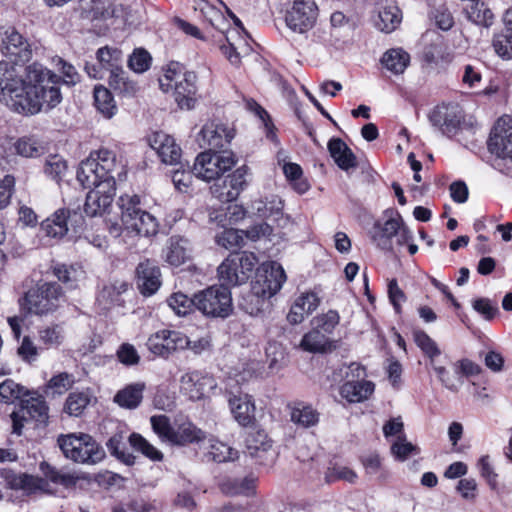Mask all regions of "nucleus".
<instances>
[{
  "label": "nucleus",
  "instance_id": "obj_51",
  "mask_svg": "<svg viewBox=\"0 0 512 512\" xmlns=\"http://www.w3.org/2000/svg\"><path fill=\"white\" fill-rule=\"evenodd\" d=\"M187 240L172 237L166 252V261L174 266H179L187 258Z\"/></svg>",
  "mask_w": 512,
  "mask_h": 512
},
{
  "label": "nucleus",
  "instance_id": "obj_11",
  "mask_svg": "<svg viewBox=\"0 0 512 512\" xmlns=\"http://www.w3.org/2000/svg\"><path fill=\"white\" fill-rule=\"evenodd\" d=\"M271 226H251L247 230L234 227H224V229L215 236L216 243L226 250L240 249L248 241L255 242L262 236L270 232Z\"/></svg>",
  "mask_w": 512,
  "mask_h": 512
},
{
  "label": "nucleus",
  "instance_id": "obj_1",
  "mask_svg": "<svg viewBox=\"0 0 512 512\" xmlns=\"http://www.w3.org/2000/svg\"><path fill=\"white\" fill-rule=\"evenodd\" d=\"M0 101L12 110L26 115L49 111L62 101L60 76L34 62L20 77L13 65L0 62Z\"/></svg>",
  "mask_w": 512,
  "mask_h": 512
},
{
  "label": "nucleus",
  "instance_id": "obj_25",
  "mask_svg": "<svg viewBox=\"0 0 512 512\" xmlns=\"http://www.w3.org/2000/svg\"><path fill=\"white\" fill-rule=\"evenodd\" d=\"M229 406L234 419L241 426H249L255 421V405L249 395L229 398Z\"/></svg>",
  "mask_w": 512,
  "mask_h": 512
},
{
  "label": "nucleus",
  "instance_id": "obj_13",
  "mask_svg": "<svg viewBox=\"0 0 512 512\" xmlns=\"http://www.w3.org/2000/svg\"><path fill=\"white\" fill-rule=\"evenodd\" d=\"M190 345L188 337L179 331L161 330L149 337L148 349L155 355L167 358L173 352L183 350Z\"/></svg>",
  "mask_w": 512,
  "mask_h": 512
},
{
  "label": "nucleus",
  "instance_id": "obj_39",
  "mask_svg": "<svg viewBox=\"0 0 512 512\" xmlns=\"http://www.w3.org/2000/svg\"><path fill=\"white\" fill-rule=\"evenodd\" d=\"M125 438L126 436L123 432H116L108 439L106 446L110 454L118 460L126 465H133L135 457L128 452Z\"/></svg>",
  "mask_w": 512,
  "mask_h": 512
},
{
  "label": "nucleus",
  "instance_id": "obj_20",
  "mask_svg": "<svg viewBox=\"0 0 512 512\" xmlns=\"http://www.w3.org/2000/svg\"><path fill=\"white\" fill-rule=\"evenodd\" d=\"M136 284L144 296L153 295L161 286V273L154 261L146 259L136 268Z\"/></svg>",
  "mask_w": 512,
  "mask_h": 512
},
{
  "label": "nucleus",
  "instance_id": "obj_32",
  "mask_svg": "<svg viewBox=\"0 0 512 512\" xmlns=\"http://www.w3.org/2000/svg\"><path fill=\"white\" fill-rule=\"evenodd\" d=\"M144 389V383L129 384L115 394L114 402L125 409H136L142 402Z\"/></svg>",
  "mask_w": 512,
  "mask_h": 512
},
{
  "label": "nucleus",
  "instance_id": "obj_47",
  "mask_svg": "<svg viewBox=\"0 0 512 512\" xmlns=\"http://www.w3.org/2000/svg\"><path fill=\"white\" fill-rule=\"evenodd\" d=\"M14 147L18 155L27 158L38 157L44 153V146L33 136L19 138Z\"/></svg>",
  "mask_w": 512,
  "mask_h": 512
},
{
  "label": "nucleus",
  "instance_id": "obj_46",
  "mask_svg": "<svg viewBox=\"0 0 512 512\" xmlns=\"http://www.w3.org/2000/svg\"><path fill=\"white\" fill-rule=\"evenodd\" d=\"M220 488L227 495L249 496L254 490V479L248 477L241 480L228 479L221 483Z\"/></svg>",
  "mask_w": 512,
  "mask_h": 512
},
{
  "label": "nucleus",
  "instance_id": "obj_37",
  "mask_svg": "<svg viewBox=\"0 0 512 512\" xmlns=\"http://www.w3.org/2000/svg\"><path fill=\"white\" fill-rule=\"evenodd\" d=\"M94 105L96 109L105 117L112 118L116 111L117 106L114 97L109 89L103 85H96L94 87Z\"/></svg>",
  "mask_w": 512,
  "mask_h": 512
},
{
  "label": "nucleus",
  "instance_id": "obj_49",
  "mask_svg": "<svg viewBox=\"0 0 512 512\" xmlns=\"http://www.w3.org/2000/svg\"><path fill=\"white\" fill-rule=\"evenodd\" d=\"M82 220V214L77 209L71 208H59L51 217L46 218L40 224H78Z\"/></svg>",
  "mask_w": 512,
  "mask_h": 512
},
{
  "label": "nucleus",
  "instance_id": "obj_8",
  "mask_svg": "<svg viewBox=\"0 0 512 512\" xmlns=\"http://www.w3.org/2000/svg\"><path fill=\"white\" fill-rule=\"evenodd\" d=\"M63 292L59 284L44 282L28 290L23 306L30 314L44 315L55 311Z\"/></svg>",
  "mask_w": 512,
  "mask_h": 512
},
{
  "label": "nucleus",
  "instance_id": "obj_44",
  "mask_svg": "<svg viewBox=\"0 0 512 512\" xmlns=\"http://www.w3.org/2000/svg\"><path fill=\"white\" fill-rule=\"evenodd\" d=\"M207 456L209 459L222 463L238 458V451L218 440H210Z\"/></svg>",
  "mask_w": 512,
  "mask_h": 512
},
{
  "label": "nucleus",
  "instance_id": "obj_9",
  "mask_svg": "<svg viewBox=\"0 0 512 512\" xmlns=\"http://www.w3.org/2000/svg\"><path fill=\"white\" fill-rule=\"evenodd\" d=\"M235 164L236 159L232 152L224 151L221 153L207 150L196 157L193 173L197 178L210 182L218 179Z\"/></svg>",
  "mask_w": 512,
  "mask_h": 512
},
{
  "label": "nucleus",
  "instance_id": "obj_34",
  "mask_svg": "<svg viewBox=\"0 0 512 512\" xmlns=\"http://www.w3.org/2000/svg\"><path fill=\"white\" fill-rule=\"evenodd\" d=\"M300 346L303 350L312 353L330 351L334 347L329 336L314 326L303 336Z\"/></svg>",
  "mask_w": 512,
  "mask_h": 512
},
{
  "label": "nucleus",
  "instance_id": "obj_42",
  "mask_svg": "<svg viewBox=\"0 0 512 512\" xmlns=\"http://www.w3.org/2000/svg\"><path fill=\"white\" fill-rule=\"evenodd\" d=\"M68 170L67 161L58 154H50L46 157L43 171L44 174L59 183L63 180Z\"/></svg>",
  "mask_w": 512,
  "mask_h": 512
},
{
  "label": "nucleus",
  "instance_id": "obj_26",
  "mask_svg": "<svg viewBox=\"0 0 512 512\" xmlns=\"http://www.w3.org/2000/svg\"><path fill=\"white\" fill-rule=\"evenodd\" d=\"M328 150L340 169L349 171L357 167L358 162L355 154L342 139H330L328 142Z\"/></svg>",
  "mask_w": 512,
  "mask_h": 512
},
{
  "label": "nucleus",
  "instance_id": "obj_18",
  "mask_svg": "<svg viewBox=\"0 0 512 512\" xmlns=\"http://www.w3.org/2000/svg\"><path fill=\"white\" fill-rule=\"evenodd\" d=\"M115 193L116 187H112L111 182L95 183L86 196L84 213L88 217L102 216L111 206Z\"/></svg>",
  "mask_w": 512,
  "mask_h": 512
},
{
  "label": "nucleus",
  "instance_id": "obj_4",
  "mask_svg": "<svg viewBox=\"0 0 512 512\" xmlns=\"http://www.w3.org/2000/svg\"><path fill=\"white\" fill-rule=\"evenodd\" d=\"M150 423L159 439L170 445L186 446L205 438L204 432L190 421L172 426L166 415H153Z\"/></svg>",
  "mask_w": 512,
  "mask_h": 512
},
{
  "label": "nucleus",
  "instance_id": "obj_60",
  "mask_svg": "<svg viewBox=\"0 0 512 512\" xmlns=\"http://www.w3.org/2000/svg\"><path fill=\"white\" fill-rule=\"evenodd\" d=\"M395 226H371L368 231L373 242L382 249L392 248V234Z\"/></svg>",
  "mask_w": 512,
  "mask_h": 512
},
{
  "label": "nucleus",
  "instance_id": "obj_33",
  "mask_svg": "<svg viewBox=\"0 0 512 512\" xmlns=\"http://www.w3.org/2000/svg\"><path fill=\"white\" fill-rule=\"evenodd\" d=\"M464 12L467 19L478 26L489 28L494 23V14L483 1L467 3Z\"/></svg>",
  "mask_w": 512,
  "mask_h": 512
},
{
  "label": "nucleus",
  "instance_id": "obj_59",
  "mask_svg": "<svg viewBox=\"0 0 512 512\" xmlns=\"http://www.w3.org/2000/svg\"><path fill=\"white\" fill-rule=\"evenodd\" d=\"M128 283L122 280H115L103 287L99 294V300L113 304L118 302L120 295L126 292Z\"/></svg>",
  "mask_w": 512,
  "mask_h": 512
},
{
  "label": "nucleus",
  "instance_id": "obj_22",
  "mask_svg": "<svg viewBox=\"0 0 512 512\" xmlns=\"http://www.w3.org/2000/svg\"><path fill=\"white\" fill-rule=\"evenodd\" d=\"M197 76L195 72L185 71L182 78L173 84L174 98L181 109H192L196 103Z\"/></svg>",
  "mask_w": 512,
  "mask_h": 512
},
{
  "label": "nucleus",
  "instance_id": "obj_63",
  "mask_svg": "<svg viewBox=\"0 0 512 512\" xmlns=\"http://www.w3.org/2000/svg\"><path fill=\"white\" fill-rule=\"evenodd\" d=\"M75 383V377L73 374L67 372H61L53 376L48 382V388L55 394L62 395L67 392Z\"/></svg>",
  "mask_w": 512,
  "mask_h": 512
},
{
  "label": "nucleus",
  "instance_id": "obj_48",
  "mask_svg": "<svg viewBox=\"0 0 512 512\" xmlns=\"http://www.w3.org/2000/svg\"><path fill=\"white\" fill-rule=\"evenodd\" d=\"M52 63L61 74L60 84L75 86L80 82L81 76L71 63L59 56L54 57Z\"/></svg>",
  "mask_w": 512,
  "mask_h": 512
},
{
  "label": "nucleus",
  "instance_id": "obj_40",
  "mask_svg": "<svg viewBox=\"0 0 512 512\" xmlns=\"http://www.w3.org/2000/svg\"><path fill=\"white\" fill-rule=\"evenodd\" d=\"M54 274L59 281L67 285L68 288H76L78 283L85 278V271L82 266L74 265H57L54 268Z\"/></svg>",
  "mask_w": 512,
  "mask_h": 512
},
{
  "label": "nucleus",
  "instance_id": "obj_45",
  "mask_svg": "<svg viewBox=\"0 0 512 512\" xmlns=\"http://www.w3.org/2000/svg\"><path fill=\"white\" fill-rule=\"evenodd\" d=\"M492 46L501 58L512 59V27H504L495 33Z\"/></svg>",
  "mask_w": 512,
  "mask_h": 512
},
{
  "label": "nucleus",
  "instance_id": "obj_16",
  "mask_svg": "<svg viewBox=\"0 0 512 512\" xmlns=\"http://www.w3.org/2000/svg\"><path fill=\"white\" fill-rule=\"evenodd\" d=\"M1 52L4 56L9 58L17 70L18 63H24L31 58L32 51L27 40L14 28L8 27L1 41Z\"/></svg>",
  "mask_w": 512,
  "mask_h": 512
},
{
  "label": "nucleus",
  "instance_id": "obj_54",
  "mask_svg": "<svg viewBox=\"0 0 512 512\" xmlns=\"http://www.w3.org/2000/svg\"><path fill=\"white\" fill-rule=\"evenodd\" d=\"M63 339V329L59 325L46 326L38 331V340L47 349L58 347Z\"/></svg>",
  "mask_w": 512,
  "mask_h": 512
},
{
  "label": "nucleus",
  "instance_id": "obj_2",
  "mask_svg": "<svg viewBox=\"0 0 512 512\" xmlns=\"http://www.w3.org/2000/svg\"><path fill=\"white\" fill-rule=\"evenodd\" d=\"M126 165L118 159L112 150L101 148L84 161L77 169L76 178L83 188H91L95 183L111 182L116 187V181L125 180Z\"/></svg>",
  "mask_w": 512,
  "mask_h": 512
},
{
  "label": "nucleus",
  "instance_id": "obj_6",
  "mask_svg": "<svg viewBox=\"0 0 512 512\" xmlns=\"http://www.w3.org/2000/svg\"><path fill=\"white\" fill-rule=\"evenodd\" d=\"M258 258L253 252L230 254L218 267V279L227 287L245 284L252 276Z\"/></svg>",
  "mask_w": 512,
  "mask_h": 512
},
{
  "label": "nucleus",
  "instance_id": "obj_10",
  "mask_svg": "<svg viewBox=\"0 0 512 512\" xmlns=\"http://www.w3.org/2000/svg\"><path fill=\"white\" fill-rule=\"evenodd\" d=\"M318 6L313 0H295L285 12V23L296 33L311 30L317 21Z\"/></svg>",
  "mask_w": 512,
  "mask_h": 512
},
{
  "label": "nucleus",
  "instance_id": "obj_38",
  "mask_svg": "<svg viewBox=\"0 0 512 512\" xmlns=\"http://www.w3.org/2000/svg\"><path fill=\"white\" fill-rule=\"evenodd\" d=\"M246 211L243 206L230 204L225 208L213 210L210 213V220L217 224H236L245 218Z\"/></svg>",
  "mask_w": 512,
  "mask_h": 512
},
{
  "label": "nucleus",
  "instance_id": "obj_30",
  "mask_svg": "<svg viewBox=\"0 0 512 512\" xmlns=\"http://www.w3.org/2000/svg\"><path fill=\"white\" fill-rule=\"evenodd\" d=\"M249 168L246 165H243L237 168L232 174L226 177L229 183V190L227 192L218 193L220 197V202H232L235 201L241 192L247 186L246 177L248 175Z\"/></svg>",
  "mask_w": 512,
  "mask_h": 512
},
{
  "label": "nucleus",
  "instance_id": "obj_35",
  "mask_svg": "<svg viewBox=\"0 0 512 512\" xmlns=\"http://www.w3.org/2000/svg\"><path fill=\"white\" fill-rule=\"evenodd\" d=\"M382 65L395 75L402 74L410 63V55L402 48H392L381 58Z\"/></svg>",
  "mask_w": 512,
  "mask_h": 512
},
{
  "label": "nucleus",
  "instance_id": "obj_31",
  "mask_svg": "<svg viewBox=\"0 0 512 512\" xmlns=\"http://www.w3.org/2000/svg\"><path fill=\"white\" fill-rule=\"evenodd\" d=\"M402 21V13L393 0L386 1L378 14L376 27L385 33L394 31Z\"/></svg>",
  "mask_w": 512,
  "mask_h": 512
},
{
  "label": "nucleus",
  "instance_id": "obj_43",
  "mask_svg": "<svg viewBox=\"0 0 512 512\" xmlns=\"http://www.w3.org/2000/svg\"><path fill=\"white\" fill-rule=\"evenodd\" d=\"M291 421L304 427L308 428L314 426L319 421L318 412L309 405L303 403L296 404L291 409Z\"/></svg>",
  "mask_w": 512,
  "mask_h": 512
},
{
  "label": "nucleus",
  "instance_id": "obj_56",
  "mask_svg": "<svg viewBox=\"0 0 512 512\" xmlns=\"http://www.w3.org/2000/svg\"><path fill=\"white\" fill-rule=\"evenodd\" d=\"M90 402V394L86 391L70 393L65 403L69 415L79 416Z\"/></svg>",
  "mask_w": 512,
  "mask_h": 512
},
{
  "label": "nucleus",
  "instance_id": "obj_23",
  "mask_svg": "<svg viewBox=\"0 0 512 512\" xmlns=\"http://www.w3.org/2000/svg\"><path fill=\"white\" fill-rule=\"evenodd\" d=\"M150 146L156 151L163 163L177 164L181 157L180 146L172 136L164 132H155L150 138Z\"/></svg>",
  "mask_w": 512,
  "mask_h": 512
},
{
  "label": "nucleus",
  "instance_id": "obj_5",
  "mask_svg": "<svg viewBox=\"0 0 512 512\" xmlns=\"http://www.w3.org/2000/svg\"><path fill=\"white\" fill-rule=\"evenodd\" d=\"M57 442L65 457L74 462L96 464L105 457L104 449L88 434L61 435Z\"/></svg>",
  "mask_w": 512,
  "mask_h": 512
},
{
  "label": "nucleus",
  "instance_id": "obj_29",
  "mask_svg": "<svg viewBox=\"0 0 512 512\" xmlns=\"http://www.w3.org/2000/svg\"><path fill=\"white\" fill-rule=\"evenodd\" d=\"M96 60L103 70L114 75L123 69V53L120 49L104 46L96 51Z\"/></svg>",
  "mask_w": 512,
  "mask_h": 512
},
{
  "label": "nucleus",
  "instance_id": "obj_3",
  "mask_svg": "<svg viewBox=\"0 0 512 512\" xmlns=\"http://www.w3.org/2000/svg\"><path fill=\"white\" fill-rule=\"evenodd\" d=\"M286 279L281 264L276 261L263 263L252 283L251 292L243 298L241 307L252 316L258 315L267 305V300L281 290Z\"/></svg>",
  "mask_w": 512,
  "mask_h": 512
},
{
  "label": "nucleus",
  "instance_id": "obj_53",
  "mask_svg": "<svg viewBox=\"0 0 512 512\" xmlns=\"http://www.w3.org/2000/svg\"><path fill=\"white\" fill-rule=\"evenodd\" d=\"M168 306L179 316L189 314L193 308H196V294L189 298L183 293H174L167 299Z\"/></svg>",
  "mask_w": 512,
  "mask_h": 512
},
{
  "label": "nucleus",
  "instance_id": "obj_58",
  "mask_svg": "<svg viewBox=\"0 0 512 512\" xmlns=\"http://www.w3.org/2000/svg\"><path fill=\"white\" fill-rule=\"evenodd\" d=\"M414 340L417 346L430 359V364H434L435 357L441 354L436 342L423 331L414 332Z\"/></svg>",
  "mask_w": 512,
  "mask_h": 512
},
{
  "label": "nucleus",
  "instance_id": "obj_62",
  "mask_svg": "<svg viewBox=\"0 0 512 512\" xmlns=\"http://www.w3.org/2000/svg\"><path fill=\"white\" fill-rule=\"evenodd\" d=\"M339 319L337 311L329 310L327 313L313 318L312 325L329 336L338 325Z\"/></svg>",
  "mask_w": 512,
  "mask_h": 512
},
{
  "label": "nucleus",
  "instance_id": "obj_17",
  "mask_svg": "<svg viewBox=\"0 0 512 512\" xmlns=\"http://www.w3.org/2000/svg\"><path fill=\"white\" fill-rule=\"evenodd\" d=\"M234 132L226 124L219 121H209L204 124L197 136L200 147L216 151L230 144Z\"/></svg>",
  "mask_w": 512,
  "mask_h": 512
},
{
  "label": "nucleus",
  "instance_id": "obj_36",
  "mask_svg": "<svg viewBox=\"0 0 512 512\" xmlns=\"http://www.w3.org/2000/svg\"><path fill=\"white\" fill-rule=\"evenodd\" d=\"M109 86L121 97L131 98L139 91L137 83L130 79L124 69L114 75H109Z\"/></svg>",
  "mask_w": 512,
  "mask_h": 512
},
{
  "label": "nucleus",
  "instance_id": "obj_15",
  "mask_svg": "<svg viewBox=\"0 0 512 512\" xmlns=\"http://www.w3.org/2000/svg\"><path fill=\"white\" fill-rule=\"evenodd\" d=\"M488 150L502 159L512 162V119L508 116L499 118L489 137Z\"/></svg>",
  "mask_w": 512,
  "mask_h": 512
},
{
  "label": "nucleus",
  "instance_id": "obj_7",
  "mask_svg": "<svg viewBox=\"0 0 512 512\" xmlns=\"http://www.w3.org/2000/svg\"><path fill=\"white\" fill-rule=\"evenodd\" d=\"M196 309L213 318H227L233 311L230 288L220 282L196 293Z\"/></svg>",
  "mask_w": 512,
  "mask_h": 512
},
{
  "label": "nucleus",
  "instance_id": "obj_52",
  "mask_svg": "<svg viewBox=\"0 0 512 512\" xmlns=\"http://www.w3.org/2000/svg\"><path fill=\"white\" fill-rule=\"evenodd\" d=\"M130 445L152 461H161L163 454L140 434L132 433L129 438Z\"/></svg>",
  "mask_w": 512,
  "mask_h": 512
},
{
  "label": "nucleus",
  "instance_id": "obj_41",
  "mask_svg": "<svg viewBox=\"0 0 512 512\" xmlns=\"http://www.w3.org/2000/svg\"><path fill=\"white\" fill-rule=\"evenodd\" d=\"M40 470L47 480L65 488L74 487L78 481V477L74 474L58 470L47 462L40 463Z\"/></svg>",
  "mask_w": 512,
  "mask_h": 512
},
{
  "label": "nucleus",
  "instance_id": "obj_50",
  "mask_svg": "<svg viewBox=\"0 0 512 512\" xmlns=\"http://www.w3.org/2000/svg\"><path fill=\"white\" fill-rule=\"evenodd\" d=\"M22 411L23 414H27L30 418L40 423L46 422L48 418V407L42 397H32L26 400Z\"/></svg>",
  "mask_w": 512,
  "mask_h": 512
},
{
  "label": "nucleus",
  "instance_id": "obj_12",
  "mask_svg": "<svg viewBox=\"0 0 512 512\" xmlns=\"http://www.w3.org/2000/svg\"><path fill=\"white\" fill-rule=\"evenodd\" d=\"M433 126L438 127L447 136H454L464 120L463 110L456 103L437 105L429 114Z\"/></svg>",
  "mask_w": 512,
  "mask_h": 512
},
{
  "label": "nucleus",
  "instance_id": "obj_61",
  "mask_svg": "<svg viewBox=\"0 0 512 512\" xmlns=\"http://www.w3.org/2000/svg\"><path fill=\"white\" fill-rule=\"evenodd\" d=\"M477 468L491 489H496L498 474L495 472L494 464L489 455H483L477 461Z\"/></svg>",
  "mask_w": 512,
  "mask_h": 512
},
{
  "label": "nucleus",
  "instance_id": "obj_27",
  "mask_svg": "<svg viewBox=\"0 0 512 512\" xmlns=\"http://www.w3.org/2000/svg\"><path fill=\"white\" fill-rule=\"evenodd\" d=\"M5 480L10 489L21 490L28 495L43 490L46 486V482L42 478L27 473L9 472L6 474Z\"/></svg>",
  "mask_w": 512,
  "mask_h": 512
},
{
  "label": "nucleus",
  "instance_id": "obj_57",
  "mask_svg": "<svg viewBox=\"0 0 512 512\" xmlns=\"http://www.w3.org/2000/svg\"><path fill=\"white\" fill-rule=\"evenodd\" d=\"M145 226H109V233L114 237H121L122 242L133 246L136 244V239L143 233Z\"/></svg>",
  "mask_w": 512,
  "mask_h": 512
},
{
  "label": "nucleus",
  "instance_id": "obj_28",
  "mask_svg": "<svg viewBox=\"0 0 512 512\" xmlns=\"http://www.w3.org/2000/svg\"><path fill=\"white\" fill-rule=\"evenodd\" d=\"M374 389L371 381H346L340 388V394L350 403H359L367 400Z\"/></svg>",
  "mask_w": 512,
  "mask_h": 512
},
{
  "label": "nucleus",
  "instance_id": "obj_14",
  "mask_svg": "<svg viewBox=\"0 0 512 512\" xmlns=\"http://www.w3.org/2000/svg\"><path fill=\"white\" fill-rule=\"evenodd\" d=\"M216 387L215 378L203 371H188L180 378V391L192 401L203 399Z\"/></svg>",
  "mask_w": 512,
  "mask_h": 512
},
{
  "label": "nucleus",
  "instance_id": "obj_21",
  "mask_svg": "<svg viewBox=\"0 0 512 512\" xmlns=\"http://www.w3.org/2000/svg\"><path fill=\"white\" fill-rule=\"evenodd\" d=\"M118 206L121 210V220L123 224L137 221L140 224L154 222L155 217L140 206V197L138 195H122L118 199Z\"/></svg>",
  "mask_w": 512,
  "mask_h": 512
},
{
  "label": "nucleus",
  "instance_id": "obj_55",
  "mask_svg": "<svg viewBox=\"0 0 512 512\" xmlns=\"http://www.w3.org/2000/svg\"><path fill=\"white\" fill-rule=\"evenodd\" d=\"M184 67L179 62H170L165 70L163 76L159 79V85L162 91L168 92L173 88V84L182 78Z\"/></svg>",
  "mask_w": 512,
  "mask_h": 512
},
{
  "label": "nucleus",
  "instance_id": "obj_19",
  "mask_svg": "<svg viewBox=\"0 0 512 512\" xmlns=\"http://www.w3.org/2000/svg\"><path fill=\"white\" fill-rule=\"evenodd\" d=\"M246 453L255 458L259 464H270L276 458L272 441L264 430H252L245 439Z\"/></svg>",
  "mask_w": 512,
  "mask_h": 512
},
{
  "label": "nucleus",
  "instance_id": "obj_24",
  "mask_svg": "<svg viewBox=\"0 0 512 512\" xmlns=\"http://www.w3.org/2000/svg\"><path fill=\"white\" fill-rule=\"evenodd\" d=\"M320 299L314 292H307L300 295L291 306L287 315V320L291 324L301 323L306 315L311 314L317 309Z\"/></svg>",
  "mask_w": 512,
  "mask_h": 512
},
{
  "label": "nucleus",
  "instance_id": "obj_64",
  "mask_svg": "<svg viewBox=\"0 0 512 512\" xmlns=\"http://www.w3.org/2000/svg\"><path fill=\"white\" fill-rule=\"evenodd\" d=\"M151 56L144 49H135L128 60V66L136 73H143L150 68Z\"/></svg>",
  "mask_w": 512,
  "mask_h": 512
}]
</instances>
